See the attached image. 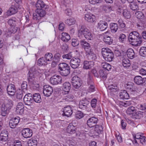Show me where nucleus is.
<instances>
[{
	"label": "nucleus",
	"instance_id": "f257e3e1",
	"mask_svg": "<svg viewBox=\"0 0 146 146\" xmlns=\"http://www.w3.org/2000/svg\"><path fill=\"white\" fill-rule=\"evenodd\" d=\"M80 44L82 47L84 49L88 59L89 60H95L97 59L96 56L90 44L85 40H81Z\"/></svg>",
	"mask_w": 146,
	"mask_h": 146
},
{
	"label": "nucleus",
	"instance_id": "f03ea898",
	"mask_svg": "<svg viewBox=\"0 0 146 146\" xmlns=\"http://www.w3.org/2000/svg\"><path fill=\"white\" fill-rule=\"evenodd\" d=\"M128 39L130 43L135 46H140L142 42L141 36L136 31H133L129 34Z\"/></svg>",
	"mask_w": 146,
	"mask_h": 146
},
{
	"label": "nucleus",
	"instance_id": "7ed1b4c3",
	"mask_svg": "<svg viewBox=\"0 0 146 146\" xmlns=\"http://www.w3.org/2000/svg\"><path fill=\"white\" fill-rule=\"evenodd\" d=\"M83 35L88 40L93 39V35L90 31L85 26H82L80 29L78 31V35L79 37Z\"/></svg>",
	"mask_w": 146,
	"mask_h": 146
},
{
	"label": "nucleus",
	"instance_id": "20e7f679",
	"mask_svg": "<svg viewBox=\"0 0 146 146\" xmlns=\"http://www.w3.org/2000/svg\"><path fill=\"white\" fill-rule=\"evenodd\" d=\"M102 54L104 59L106 61L111 62L114 58L113 53L108 48H103L102 49Z\"/></svg>",
	"mask_w": 146,
	"mask_h": 146
},
{
	"label": "nucleus",
	"instance_id": "39448f33",
	"mask_svg": "<svg viewBox=\"0 0 146 146\" xmlns=\"http://www.w3.org/2000/svg\"><path fill=\"white\" fill-rule=\"evenodd\" d=\"M58 69L60 74L63 76H68L70 72V66L65 63H60L58 65Z\"/></svg>",
	"mask_w": 146,
	"mask_h": 146
},
{
	"label": "nucleus",
	"instance_id": "423d86ee",
	"mask_svg": "<svg viewBox=\"0 0 146 146\" xmlns=\"http://www.w3.org/2000/svg\"><path fill=\"white\" fill-rule=\"evenodd\" d=\"M13 104L12 101L10 100H8L5 107L1 108V113L3 116H5L8 113L9 111L11 109Z\"/></svg>",
	"mask_w": 146,
	"mask_h": 146
},
{
	"label": "nucleus",
	"instance_id": "0eeeda50",
	"mask_svg": "<svg viewBox=\"0 0 146 146\" xmlns=\"http://www.w3.org/2000/svg\"><path fill=\"white\" fill-rule=\"evenodd\" d=\"M46 15V12L44 10L40 9H37L36 13H34L33 15V19L38 22L42 17H44Z\"/></svg>",
	"mask_w": 146,
	"mask_h": 146
},
{
	"label": "nucleus",
	"instance_id": "6e6552de",
	"mask_svg": "<svg viewBox=\"0 0 146 146\" xmlns=\"http://www.w3.org/2000/svg\"><path fill=\"white\" fill-rule=\"evenodd\" d=\"M36 70L35 66L31 68L28 73V80L29 83L31 84H34L35 82V74L36 73Z\"/></svg>",
	"mask_w": 146,
	"mask_h": 146
},
{
	"label": "nucleus",
	"instance_id": "1a4fd4ad",
	"mask_svg": "<svg viewBox=\"0 0 146 146\" xmlns=\"http://www.w3.org/2000/svg\"><path fill=\"white\" fill-rule=\"evenodd\" d=\"M72 85L75 89H79L82 84L80 78L77 76H74L72 78Z\"/></svg>",
	"mask_w": 146,
	"mask_h": 146
},
{
	"label": "nucleus",
	"instance_id": "9d476101",
	"mask_svg": "<svg viewBox=\"0 0 146 146\" xmlns=\"http://www.w3.org/2000/svg\"><path fill=\"white\" fill-rule=\"evenodd\" d=\"M19 8L18 4L12 3L11 7L7 11V14H9L8 15H10L15 14L18 12Z\"/></svg>",
	"mask_w": 146,
	"mask_h": 146
},
{
	"label": "nucleus",
	"instance_id": "9b49d317",
	"mask_svg": "<svg viewBox=\"0 0 146 146\" xmlns=\"http://www.w3.org/2000/svg\"><path fill=\"white\" fill-rule=\"evenodd\" d=\"M90 102L86 98L83 99L79 103V107L83 110H85L88 108Z\"/></svg>",
	"mask_w": 146,
	"mask_h": 146
},
{
	"label": "nucleus",
	"instance_id": "f8f14e48",
	"mask_svg": "<svg viewBox=\"0 0 146 146\" xmlns=\"http://www.w3.org/2000/svg\"><path fill=\"white\" fill-rule=\"evenodd\" d=\"M62 78L59 76L54 75L52 76L50 79L51 83L53 85L60 84L62 82Z\"/></svg>",
	"mask_w": 146,
	"mask_h": 146
},
{
	"label": "nucleus",
	"instance_id": "ddd939ff",
	"mask_svg": "<svg viewBox=\"0 0 146 146\" xmlns=\"http://www.w3.org/2000/svg\"><path fill=\"white\" fill-rule=\"evenodd\" d=\"M8 139V133L6 130L2 131L0 134V143H3L7 142Z\"/></svg>",
	"mask_w": 146,
	"mask_h": 146
},
{
	"label": "nucleus",
	"instance_id": "4468645a",
	"mask_svg": "<svg viewBox=\"0 0 146 146\" xmlns=\"http://www.w3.org/2000/svg\"><path fill=\"white\" fill-rule=\"evenodd\" d=\"M23 136L25 138L31 137L33 134L32 130L29 128H25L23 129L21 131Z\"/></svg>",
	"mask_w": 146,
	"mask_h": 146
},
{
	"label": "nucleus",
	"instance_id": "2eb2a0df",
	"mask_svg": "<svg viewBox=\"0 0 146 146\" xmlns=\"http://www.w3.org/2000/svg\"><path fill=\"white\" fill-rule=\"evenodd\" d=\"M80 60L78 58H73L70 60V64L71 67L74 69L78 68L80 65Z\"/></svg>",
	"mask_w": 146,
	"mask_h": 146
},
{
	"label": "nucleus",
	"instance_id": "dca6fc26",
	"mask_svg": "<svg viewBox=\"0 0 146 146\" xmlns=\"http://www.w3.org/2000/svg\"><path fill=\"white\" fill-rule=\"evenodd\" d=\"M53 92V88L49 85L44 86L43 88V93L45 96H49Z\"/></svg>",
	"mask_w": 146,
	"mask_h": 146
},
{
	"label": "nucleus",
	"instance_id": "f3484780",
	"mask_svg": "<svg viewBox=\"0 0 146 146\" xmlns=\"http://www.w3.org/2000/svg\"><path fill=\"white\" fill-rule=\"evenodd\" d=\"M98 121V119L97 117H92L88 119L87 123L89 127H92L96 125Z\"/></svg>",
	"mask_w": 146,
	"mask_h": 146
},
{
	"label": "nucleus",
	"instance_id": "a211bd4d",
	"mask_svg": "<svg viewBox=\"0 0 146 146\" xmlns=\"http://www.w3.org/2000/svg\"><path fill=\"white\" fill-rule=\"evenodd\" d=\"M63 113L62 115L63 116L69 117L73 113V110L71 107L68 106L64 108Z\"/></svg>",
	"mask_w": 146,
	"mask_h": 146
},
{
	"label": "nucleus",
	"instance_id": "6ab92c4d",
	"mask_svg": "<svg viewBox=\"0 0 146 146\" xmlns=\"http://www.w3.org/2000/svg\"><path fill=\"white\" fill-rule=\"evenodd\" d=\"M134 82L137 84L141 85L143 84H146V77L142 78L141 76H138L135 77Z\"/></svg>",
	"mask_w": 146,
	"mask_h": 146
},
{
	"label": "nucleus",
	"instance_id": "aec40b11",
	"mask_svg": "<svg viewBox=\"0 0 146 146\" xmlns=\"http://www.w3.org/2000/svg\"><path fill=\"white\" fill-rule=\"evenodd\" d=\"M23 100L26 105H30L33 101L32 94L30 93L27 94L25 96Z\"/></svg>",
	"mask_w": 146,
	"mask_h": 146
},
{
	"label": "nucleus",
	"instance_id": "412c9836",
	"mask_svg": "<svg viewBox=\"0 0 146 146\" xmlns=\"http://www.w3.org/2000/svg\"><path fill=\"white\" fill-rule=\"evenodd\" d=\"M20 118L17 117L11 120L9 122V125L11 128H14L19 123Z\"/></svg>",
	"mask_w": 146,
	"mask_h": 146
},
{
	"label": "nucleus",
	"instance_id": "4be33fe9",
	"mask_svg": "<svg viewBox=\"0 0 146 146\" xmlns=\"http://www.w3.org/2000/svg\"><path fill=\"white\" fill-rule=\"evenodd\" d=\"M7 91L9 95H14L16 92V88L15 86L12 84L9 85L7 87Z\"/></svg>",
	"mask_w": 146,
	"mask_h": 146
},
{
	"label": "nucleus",
	"instance_id": "5701e85b",
	"mask_svg": "<svg viewBox=\"0 0 146 146\" xmlns=\"http://www.w3.org/2000/svg\"><path fill=\"white\" fill-rule=\"evenodd\" d=\"M85 19L89 22L93 23L95 22L96 18L94 15L91 13H88L85 15Z\"/></svg>",
	"mask_w": 146,
	"mask_h": 146
},
{
	"label": "nucleus",
	"instance_id": "b1692460",
	"mask_svg": "<svg viewBox=\"0 0 146 146\" xmlns=\"http://www.w3.org/2000/svg\"><path fill=\"white\" fill-rule=\"evenodd\" d=\"M91 60L90 61L86 60L84 61L83 68L84 69H90L94 66V62L93 61V60Z\"/></svg>",
	"mask_w": 146,
	"mask_h": 146
},
{
	"label": "nucleus",
	"instance_id": "393cba45",
	"mask_svg": "<svg viewBox=\"0 0 146 146\" xmlns=\"http://www.w3.org/2000/svg\"><path fill=\"white\" fill-rule=\"evenodd\" d=\"M24 106L21 102L19 103L17 106L16 112L19 114H22L24 111Z\"/></svg>",
	"mask_w": 146,
	"mask_h": 146
},
{
	"label": "nucleus",
	"instance_id": "a878e982",
	"mask_svg": "<svg viewBox=\"0 0 146 146\" xmlns=\"http://www.w3.org/2000/svg\"><path fill=\"white\" fill-rule=\"evenodd\" d=\"M76 128L72 123H70L66 129L67 132L70 134H73L76 132Z\"/></svg>",
	"mask_w": 146,
	"mask_h": 146
},
{
	"label": "nucleus",
	"instance_id": "bb28decb",
	"mask_svg": "<svg viewBox=\"0 0 146 146\" xmlns=\"http://www.w3.org/2000/svg\"><path fill=\"white\" fill-rule=\"evenodd\" d=\"M98 28L102 31L105 30L108 26L107 23L103 21H100L98 23Z\"/></svg>",
	"mask_w": 146,
	"mask_h": 146
},
{
	"label": "nucleus",
	"instance_id": "cd10ccee",
	"mask_svg": "<svg viewBox=\"0 0 146 146\" xmlns=\"http://www.w3.org/2000/svg\"><path fill=\"white\" fill-rule=\"evenodd\" d=\"M119 97L122 99H128L129 98V96L127 91L124 90L119 93Z\"/></svg>",
	"mask_w": 146,
	"mask_h": 146
},
{
	"label": "nucleus",
	"instance_id": "c85d7f7f",
	"mask_svg": "<svg viewBox=\"0 0 146 146\" xmlns=\"http://www.w3.org/2000/svg\"><path fill=\"white\" fill-rule=\"evenodd\" d=\"M33 100L36 103H39L41 102L42 100L40 94L36 93L33 95Z\"/></svg>",
	"mask_w": 146,
	"mask_h": 146
},
{
	"label": "nucleus",
	"instance_id": "c756f323",
	"mask_svg": "<svg viewBox=\"0 0 146 146\" xmlns=\"http://www.w3.org/2000/svg\"><path fill=\"white\" fill-rule=\"evenodd\" d=\"M62 87L65 92L67 93L69 92L71 88V84L69 82H66L63 84Z\"/></svg>",
	"mask_w": 146,
	"mask_h": 146
},
{
	"label": "nucleus",
	"instance_id": "7c9ffc66",
	"mask_svg": "<svg viewBox=\"0 0 146 146\" xmlns=\"http://www.w3.org/2000/svg\"><path fill=\"white\" fill-rule=\"evenodd\" d=\"M46 4L42 0H38L36 4V7L37 9H40L45 7Z\"/></svg>",
	"mask_w": 146,
	"mask_h": 146
},
{
	"label": "nucleus",
	"instance_id": "2f4dec72",
	"mask_svg": "<svg viewBox=\"0 0 146 146\" xmlns=\"http://www.w3.org/2000/svg\"><path fill=\"white\" fill-rule=\"evenodd\" d=\"M137 110L133 106L130 107L128 108L126 111V113L128 115H135Z\"/></svg>",
	"mask_w": 146,
	"mask_h": 146
},
{
	"label": "nucleus",
	"instance_id": "473e14b6",
	"mask_svg": "<svg viewBox=\"0 0 146 146\" xmlns=\"http://www.w3.org/2000/svg\"><path fill=\"white\" fill-rule=\"evenodd\" d=\"M122 64L123 66L125 68L129 67L131 65L129 60L126 58H124L123 59Z\"/></svg>",
	"mask_w": 146,
	"mask_h": 146
},
{
	"label": "nucleus",
	"instance_id": "72a5a7b5",
	"mask_svg": "<svg viewBox=\"0 0 146 146\" xmlns=\"http://www.w3.org/2000/svg\"><path fill=\"white\" fill-rule=\"evenodd\" d=\"M110 28L111 32L115 33L118 29V27L117 24L115 23H112L110 24Z\"/></svg>",
	"mask_w": 146,
	"mask_h": 146
},
{
	"label": "nucleus",
	"instance_id": "f704fd0d",
	"mask_svg": "<svg viewBox=\"0 0 146 146\" xmlns=\"http://www.w3.org/2000/svg\"><path fill=\"white\" fill-rule=\"evenodd\" d=\"M127 57L132 59L135 57V53L133 49L131 48L128 49L126 52Z\"/></svg>",
	"mask_w": 146,
	"mask_h": 146
},
{
	"label": "nucleus",
	"instance_id": "c9c22d12",
	"mask_svg": "<svg viewBox=\"0 0 146 146\" xmlns=\"http://www.w3.org/2000/svg\"><path fill=\"white\" fill-rule=\"evenodd\" d=\"M70 36L68 33H62V40L64 42H67L70 39Z\"/></svg>",
	"mask_w": 146,
	"mask_h": 146
},
{
	"label": "nucleus",
	"instance_id": "e433bc0d",
	"mask_svg": "<svg viewBox=\"0 0 146 146\" xmlns=\"http://www.w3.org/2000/svg\"><path fill=\"white\" fill-rule=\"evenodd\" d=\"M103 40L106 44L109 45L112 44L113 39L111 37L108 35H105L103 38Z\"/></svg>",
	"mask_w": 146,
	"mask_h": 146
},
{
	"label": "nucleus",
	"instance_id": "4c0bfd02",
	"mask_svg": "<svg viewBox=\"0 0 146 146\" xmlns=\"http://www.w3.org/2000/svg\"><path fill=\"white\" fill-rule=\"evenodd\" d=\"M88 83L90 85L88 88V91L90 92H93L95 90L94 84L92 80H89Z\"/></svg>",
	"mask_w": 146,
	"mask_h": 146
},
{
	"label": "nucleus",
	"instance_id": "58836bf2",
	"mask_svg": "<svg viewBox=\"0 0 146 146\" xmlns=\"http://www.w3.org/2000/svg\"><path fill=\"white\" fill-rule=\"evenodd\" d=\"M47 62L44 57H42L39 59L38 60L37 63L39 65H45L47 64Z\"/></svg>",
	"mask_w": 146,
	"mask_h": 146
},
{
	"label": "nucleus",
	"instance_id": "ea45409f",
	"mask_svg": "<svg viewBox=\"0 0 146 146\" xmlns=\"http://www.w3.org/2000/svg\"><path fill=\"white\" fill-rule=\"evenodd\" d=\"M101 66L104 69L108 71L110 70L111 67V65L110 64L106 62L102 63Z\"/></svg>",
	"mask_w": 146,
	"mask_h": 146
},
{
	"label": "nucleus",
	"instance_id": "a19ab883",
	"mask_svg": "<svg viewBox=\"0 0 146 146\" xmlns=\"http://www.w3.org/2000/svg\"><path fill=\"white\" fill-rule=\"evenodd\" d=\"M146 111L142 112L141 111H137L135 113V115L134 116H135V117L137 119H140L141 117H143L145 114Z\"/></svg>",
	"mask_w": 146,
	"mask_h": 146
},
{
	"label": "nucleus",
	"instance_id": "79ce46f5",
	"mask_svg": "<svg viewBox=\"0 0 146 146\" xmlns=\"http://www.w3.org/2000/svg\"><path fill=\"white\" fill-rule=\"evenodd\" d=\"M21 91L23 92L24 93H27L26 92L27 90V83L26 81H23L21 85Z\"/></svg>",
	"mask_w": 146,
	"mask_h": 146
},
{
	"label": "nucleus",
	"instance_id": "37998d69",
	"mask_svg": "<svg viewBox=\"0 0 146 146\" xmlns=\"http://www.w3.org/2000/svg\"><path fill=\"white\" fill-rule=\"evenodd\" d=\"M103 127L101 125H96L95 127V131L98 134L101 133L103 131Z\"/></svg>",
	"mask_w": 146,
	"mask_h": 146
},
{
	"label": "nucleus",
	"instance_id": "c03bdc74",
	"mask_svg": "<svg viewBox=\"0 0 146 146\" xmlns=\"http://www.w3.org/2000/svg\"><path fill=\"white\" fill-rule=\"evenodd\" d=\"M37 144V140L36 139H30L28 142L29 146H36Z\"/></svg>",
	"mask_w": 146,
	"mask_h": 146
},
{
	"label": "nucleus",
	"instance_id": "a18cd8bd",
	"mask_svg": "<svg viewBox=\"0 0 146 146\" xmlns=\"http://www.w3.org/2000/svg\"><path fill=\"white\" fill-rule=\"evenodd\" d=\"M140 55L143 57H146V47H142L139 50Z\"/></svg>",
	"mask_w": 146,
	"mask_h": 146
},
{
	"label": "nucleus",
	"instance_id": "49530a36",
	"mask_svg": "<svg viewBox=\"0 0 146 146\" xmlns=\"http://www.w3.org/2000/svg\"><path fill=\"white\" fill-rule=\"evenodd\" d=\"M44 57L47 61H50L53 58V55L51 53L47 52L45 54Z\"/></svg>",
	"mask_w": 146,
	"mask_h": 146
},
{
	"label": "nucleus",
	"instance_id": "de8ad7c7",
	"mask_svg": "<svg viewBox=\"0 0 146 146\" xmlns=\"http://www.w3.org/2000/svg\"><path fill=\"white\" fill-rule=\"evenodd\" d=\"M129 6L131 9L133 10H135L139 9V6L137 2H133L131 3L130 4Z\"/></svg>",
	"mask_w": 146,
	"mask_h": 146
},
{
	"label": "nucleus",
	"instance_id": "09e8293b",
	"mask_svg": "<svg viewBox=\"0 0 146 146\" xmlns=\"http://www.w3.org/2000/svg\"><path fill=\"white\" fill-rule=\"evenodd\" d=\"M99 75L100 77L102 78L104 80H105L107 78V74L104 72L102 70H100L99 72Z\"/></svg>",
	"mask_w": 146,
	"mask_h": 146
},
{
	"label": "nucleus",
	"instance_id": "8fccbe9b",
	"mask_svg": "<svg viewBox=\"0 0 146 146\" xmlns=\"http://www.w3.org/2000/svg\"><path fill=\"white\" fill-rule=\"evenodd\" d=\"M61 57L60 54L58 53L56 54L53 57V60L56 61V62L58 63L60 60V59Z\"/></svg>",
	"mask_w": 146,
	"mask_h": 146
},
{
	"label": "nucleus",
	"instance_id": "3c124183",
	"mask_svg": "<svg viewBox=\"0 0 146 146\" xmlns=\"http://www.w3.org/2000/svg\"><path fill=\"white\" fill-rule=\"evenodd\" d=\"M18 29V28L15 26H11L9 29L8 33L9 34L14 33L16 32Z\"/></svg>",
	"mask_w": 146,
	"mask_h": 146
},
{
	"label": "nucleus",
	"instance_id": "603ef678",
	"mask_svg": "<svg viewBox=\"0 0 146 146\" xmlns=\"http://www.w3.org/2000/svg\"><path fill=\"white\" fill-rule=\"evenodd\" d=\"M123 16L127 19H129L130 17V13L127 10H123Z\"/></svg>",
	"mask_w": 146,
	"mask_h": 146
},
{
	"label": "nucleus",
	"instance_id": "864d4df0",
	"mask_svg": "<svg viewBox=\"0 0 146 146\" xmlns=\"http://www.w3.org/2000/svg\"><path fill=\"white\" fill-rule=\"evenodd\" d=\"M102 9L106 12H109L111 10L112 8L111 6L109 5H104L102 6Z\"/></svg>",
	"mask_w": 146,
	"mask_h": 146
},
{
	"label": "nucleus",
	"instance_id": "5fc2aeb1",
	"mask_svg": "<svg viewBox=\"0 0 146 146\" xmlns=\"http://www.w3.org/2000/svg\"><path fill=\"white\" fill-rule=\"evenodd\" d=\"M72 52H70L66 54L63 55L62 56L63 58L70 59L72 57Z\"/></svg>",
	"mask_w": 146,
	"mask_h": 146
},
{
	"label": "nucleus",
	"instance_id": "6e6d98bb",
	"mask_svg": "<svg viewBox=\"0 0 146 146\" xmlns=\"http://www.w3.org/2000/svg\"><path fill=\"white\" fill-rule=\"evenodd\" d=\"M69 146H74L76 145V143L75 140L72 138H70L67 141Z\"/></svg>",
	"mask_w": 146,
	"mask_h": 146
},
{
	"label": "nucleus",
	"instance_id": "4d7b16f0",
	"mask_svg": "<svg viewBox=\"0 0 146 146\" xmlns=\"http://www.w3.org/2000/svg\"><path fill=\"white\" fill-rule=\"evenodd\" d=\"M16 21L15 18L9 19L8 21V23L10 25V27L15 26L16 25Z\"/></svg>",
	"mask_w": 146,
	"mask_h": 146
},
{
	"label": "nucleus",
	"instance_id": "13d9d810",
	"mask_svg": "<svg viewBox=\"0 0 146 146\" xmlns=\"http://www.w3.org/2000/svg\"><path fill=\"white\" fill-rule=\"evenodd\" d=\"M23 92L21 91L20 89L19 90H17L16 94L17 98V99H21L23 96Z\"/></svg>",
	"mask_w": 146,
	"mask_h": 146
},
{
	"label": "nucleus",
	"instance_id": "bf43d9fd",
	"mask_svg": "<svg viewBox=\"0 0 146 146\" xmlns=\"http://www.w3.org/2000/svg\"><path fill=\"white\" fill-rule=\"evenodd\" d=\"M74 97L72 95H69L65 97L64 100L67 102H72L73 100Z\"/></svg>",
	"mask_w": 146,
	"mask_h": 146
},
{
	"label": "nucleus",
	"instance_id": "052dcab7",
	"mask_svg": "<svg viewBox=\"0 0 146 146\" xmlns=\"http://www.w3.org/2000/svg\"><path fill=\"white\" fill-rule=\"evenodd\" d=\"M66 23L68 24V25H71L75 23V21L73 19H67L66 21Z\"/></svg>",
	"mask_w": 146,
	"mask_h": 146
},
{
	"label": "nucleus",
	"instance_id": "680f3d73",
	"mask_svg": "<svg viewBox=\"0 0 146 146\" xmlns=\"http://www.w3.org/2000/svg\"><path fill=\"white\" fill-rule=\"evenodd\" d=\"M84 116L83 113L80 111H77L75 115L76 118L80 119Z\"/></svg>",
	"mask_w": 146,
	"mask_h": 146
},
{
	"label": "nucleus",
	"instance_id": "e2e57ef3",
	"mask_svg": "<svg viewBox=\"0 0 146 146\" xmlns=\"http://www.w3.org/2000/svg\"><path fill=\"white\" fill-rule=\"evenodd\" d=\"M117 86L115 84L110 85L108 86V88L109 90L115 92L117 91Z\"/></svg>",
	"mask_w": 146,
	"mask_h": 146
},
{
	"label": "nucleus",
	"instance_id": "0e129e2a",
	"mask_svg": "<svg viewBox=\"0 0 146 146\" xmlns=\"http://www.w3.org/2000/svg\"><path fill=\"white\" fill-rule=\"evenodd\" d=\"M118 23L121 28H125L126 27V25L122 19H119L118 21Z\"/></svg>",
	"mask_w": 146,
	"mask_h": 146
},
{
	"label": "nucleus",
	"instance_id": "69168bd1",
	"mask_svg": "<svg viewBox=\"0 0 146 146\" xmlns=\"http://www.w3.org/2000/svg\"><path fill=\"white\" fill-rule=\"evenodd\" d=\"M136 17L139 19H142L144 17V15L143 13L140 11H138L135 13Z\"/></svg>",
	"mask_w": 146,
	"mask_h": 146
},
{
	"label": "nucleus",
	"instance_id": "338daca9",
	"mask_svg": "<svg viewBox=\"0 0 146 146\" xmlns=\"http://www.w3.org/2000/svg\"><path fill=\"white\" fill-rule=\"evenodd\" d=\"M143 136V134L142 133H137L135 135H134L133 137L134 139H139Z\"/></svg>",
	"mask_w": 146,
	"mask_h": 146
},
{
	"label": "nucleus",
	"instance_id": "774afa93",
	"mask_svg": "<svg viewBox=\"0 0 146 146\" xmlns=\"http://www.w3.org/2000/svg\"><path fill=\"white\" fill-rule=\"evenodd\" d=\"M97 100L96 99H93L91 102V107L93 108H95L96 106Z\"/></svg>",
	"mask_w": 146,
	"mask_h": 146
}]
</instances>
